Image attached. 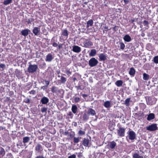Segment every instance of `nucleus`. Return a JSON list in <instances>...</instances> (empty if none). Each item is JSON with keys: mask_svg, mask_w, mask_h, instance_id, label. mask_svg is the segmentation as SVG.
Instances as JSON below:
<instances>
[{"mask_svg": "<svg viewBox=\"0 0 158 158\" xmlns=\"http://www.w3.org/2000/svg\"><path fill=\"white\" fill-rule=\"evenodd\" d=\"M83 120L84 121H87L89 118V115L87 113H85L83 116Z\"/></svg>", "mask_w": 158, "mask_h": 158, "instance_id": "nucleus-33", "label": "nucleus"}, {"mask_svg": "<svg viewBox=\"0 0 158 158\" xmlns=\"http://www.w3.org/2000/svg\"><path fill=\"white\" fill-rule=\"evenodd\" d=\"M123 81L121 80L117 81L115 82V85L118 87H120L122 86L123 84Z\"/></svg>", "mask_w": 158, "mask_h": 158, "instance_id": "nucleus-28", "label": "nucleus"}, {"mask_svg": "<svg viewBox=\"0 0 158 158\" xmlns=\"http://www.w3.org/2000/svg\"><path fill=\"white\" fill-rule=\"evenodd\" d=\"M119 27L118 26H115L112 29L113 31H118V29Z\"/></svg>", "mask_w": 158, "mask_h": 158, "instance_id": "nucleus-53", "label": "nucleus"}, {"mask_svg": "<svg viewBox=\"0 0 158 158\" xmlns=\"http://www.w3.org/2000/svg\"><path fill=\"white\" fill-rule=\"evenodd\" d=\"M67 80V79L65 77L62 76L61 77L60 81L61 83L62 84H64Z\"/></svg>", "mask_w": 158, "mask_h": 158, "instance_id": "nucleus-37", "label": "nucleus"}, {"mask_svg": "<svg viewBox=\"0 0 158 158\" xmlns=\"http://www.w3.org/2000/svg\"><path fill=\"white\" fill-rule=\"evenodd\" d=\"M35 158H45L43 156H37Z\"/></svg>", "mask_w": 158, "mask_h": 158, "instance_id": "nucleus-61", "label": "nucleus"}, {"mask_svg": "<svg viewBox=\"0 0 158 158\" xmlns=\"http://www.w3.org/2000/svg\"><path fill=\"white\" fill-rule=\"evenodd\" d=\"M85 132L84 131H82L81 130H80L78 132V134L80 135H85Z\"/></svg>", "mask_w": 158, "mask_h": 158, "instance_id": "nucleus-48", "label": "nucleus"}, {"mask_svg": "<svg viewBox=\"0 0 158 158\" xmlns=\"http://www.w3.org/2000/svg\"><path fill=\"white\" fill-rule=\"evenodd\" d=\"M75 133L73 131H71V132H69L68 135L69 139H71L75 137Z\"/></svg>", "mask_w": 158, "mask_h": 158, "instance_id": "nucleus-23", "label": "nucleus"}, {"mask_svg": "<svg viewBox=\"0 0 158 158\" xmlns=\"http://www.w3.org/2000/svg\"><path fill=\"white\" fill-rule=\"evenodd\" d=\"M131 99V98H127L125 101L124 104L127 106H129L130 105V102Z\"/></svg>", "mask_w": 158, "mask_h": 158, "instance_id": "nucleus-38", "label": "nucleus"}, {"mask_svg": "<svg viewBox=\"0 0 158 158\" xmlns=\"http://www.w3.org/2000/svg\"><path fill=\"white\" fill-rule=\"evenodd\" d=\"M90 142V140L88 138H84L82 140V144L85 147H90L91 144Z\"/></svg>", "mask_w": 158, "mask_h": 158, "instance_id": "nucleus-6", "label": "nucleus"}, {"mask_svg": "<svg viewBox=\"0 0 158 158\" xmlns=\"http://www.w3.org/2000/svg\"><path fill=\"white\" fill-rule=\"evenodd\" d=\"M30 31L29 29H27L22 30L21 31V33L22 35L25 36L28 35L29 32Z\"/></svg>", "mask_w": 158, "mask_h": 158, "instance_id": "nucleus-21", "label": "nucleus"}, {"mask_svg": "<svg viewBox=\"0 0 158 158\" xmlns=\"http://www.w3.org/2000/svg\"><path fill=\"white\" fill-rule=\"evenodd\" d=\"M104 106L106 108L110 107L111 106L110 102L108 101H106L104 103Z\"/></svg>", "mask_w": 158, "mask_h": 158, "instance_id": "nucleus-31", "label": "nucleus"}, {"mask_svg": "<svg viewBox=\"0 0 158 158\" xmlns=\"http://www.w3.org/2000/svg\"><path fill=\"white\" fill-rule=\"evenodd\" d=\"M84 46L85 48H90L93 45V43L89 39L85 40L83 42Z\"/></svg>", "mask_w": 158, "mask_h": 158, "instance_id": "nucleus-7", "label": "nucleus"}, {"mask_svg": "<svg viewBox=\"0 0 158 158\" xmlns=\"http://www.w3.org/2000/svg\"><path fill=\"white\" fill-rule=\"evenodd\" d=\"M155 118V115L153 113H149L148 115V117L147 119L148 121H150L153 119H154Z\"/></svg>", "mask_w": 158, "mask_h": 158, "instance_id": "nucleus-13", "label": "nucleus"}, {"mask_svg": "<svg viewBox=\"0 0 158 158\" xmlns=\"http://www.w3.org/2000/svg\"><path fill=\"white\" fill-rule=\"evenodd\" d=\"M100 61H105L106 59L107 56L103 53H101L98 56Z\"/></svg>", "mask_w": 158, "mask_h": 158, "instance_id": "nucleus-18", "label": "nucleus"}, {"mask_svg": "<svg viewBox=\"0 0 158 158\" xmlns=\"http://www.w3.org/2000/svg\"><path fill=\"white\" fill-rule=\"evenodd\" d=\"M40 31V27H34L33 30L32 32L35 35H37L38 34Z\"/></svg>", "mask_w": 158, "mask_h": 158, "instance_id": "nucleus-20", "label": "nucleus"}, {"mask_svg": "<svg viewBox=\"0 0 158 158\" xmlns=\"http://www.w3.org/2000/svg\"><path fill=\"white\" fill-rule=\"evenodd\" d=\"M15 72L16 76L17 77L19 78V77H20L21 72L18 69H16Z\"/></svg>", "mask_w": 158, "mask_h": 158, "instance_id": "nucleus-40", "label": "nucleus"}, {"mask_svg": "<svg viewBox=\"0 0 158 158\" xmlns=\"http://www.w3.org/2000/svg\"><path fill=\"white\" fill-rule=\"evenodd\" d=\"M12 0H5L3 2V4L5 5H7L11 2Z\"/></svg>", "mask_w": 158, "mask_h": 158, "instance_id": "nucleus-42", "label": "nucleus"}, {"mask_svg": "<svg viewBox=\"0 0 158 158\" xmlns=\"http://www.w3.org/2000/svg\"><path fill=\"white\" fill-rule=\"evenodd\" d=\"M98 63V60L94 57L91 58L89 61V64L91 67L96 66Z\"/></svg>", "mask_w": 158, "mask_h": 158, "instance_id": "nucleus-4", "label": "nucleus"}, {"mask_svg": "<svg viewBox=\"0 0 158 158\" xmlns=\"http://www.w3.org/2000/svg\"><path fill=\"white\" fill-rule=\"evenodd\" d=\"M135 71L133 67L131 68L129 71V74L131 76H134L135 74Z\"/></svg>", "mask_w": 158, "mask_h": 158, "instance_id": "nucleus-27", "label": "nucleus"}, {"mask_svg": "<svg viewBox=\"0 0 158 158\" xmlns=\"http://www.w3.org/2000/svg\"><path fill=\"white\" fill-rule=\"evenodd\" d=\"M74 100L75 103L78 102L80 101V98L78 97L74 98Z\"/></svg>", "mask_w": 158, "mask_h": 158, "instance_id": "nucleus-46", "label": "nucleus"}, {"mask_svg": "<svg viewBox=\"0 0 158 158\" xmlns=\"http://www.w3.org/2000/svg\"><path fill=\"white\" fill-rule=\"evenodd\" d=\"M147 130L150 131H153L157 129V124L156 123H154L147 127Z\"/></svg>", "mask_w": 158, "mask_h": 158, "instance_id": "nucleus-5", "label": "nucleus"}, {"mask_svg": "<svg viewBox=\"0 0 158 158\" xmlns=\"http://www.w3.org/2000/svg\"><path fill=\"white\" fill-rule=\"evenodd\" d=\"M34 20V19L33 18H30L28 19V20L26 21V22L28 24H31V22H33Z\"/></svg>", "mask_w": 158, "mask_h": 158, "instance_id": "nucleus-47", "label": "nucleus"}, {"mask_svg": "<svg viewBox=\"0 0 158 158\" xmlns=\"http://www.w3.org/2000/svg\"><path fill=\"white\" fill-rule=\"evenodd\" d=\"M97 53V51L95 49H92L91 50L90 52L89 53V55L90 56H94Z\"/></svg>", "mask_w": 158, "mask_h": 158, "instance_id": "nucleus-29", "label": "nucleus"}, {"mask_svg": "<svg viewBox=\"0 0 158 158\" xmlns=\"http://www.w3.org/2000/svg\"><path fill=\"white\" fill-rule=\"evenodd\" d=\"M143 24L144 26H147L149 24V23L147 21L144 20L143 22Z\"/></svg>", "mask_w": 158, "mask_h": 158, "instance_id": "nucleus-56", "label": "nucleus"}, {"mask_svg": "<svg viewBox=\"0 0 158 158\" xmlns=\"http://www.w3.org/2000/svg\"><path fill=\"white\" fill-rule=\"evenodd\" d=\"M123 39L125 41L127 42H130L131 40V38L128 35H125Z\"/></svg>", "mask_w": 158, "mask_h": 158, "instance_id": "nucleus-25", "label": "nucleus"}, {"mask_svg": "<svg viewBox=\"0 0 158 158\" xmlns=\"http://www.w3.org/2000/svg\"><path fill=\"white\" fill-rule=\"evenodd\" d=\"M143 80L148 81L149 79V76L145 73H144L143 74Z\"/></svg>", "mask_w": 158, "mask_h": 158, "instance_id": "nucleus-36", "label": "nucleus"}, {"mask_svg": "<svg viewBox=\"0 0 158 158\" xmlns=\"http://www.w3.org/2000/svg\"><path fill=\"white\" fill-rule=\"evenodd\" d=\"M65 73L68 76H70L72 74V72L70 71L69 70H65Z\"/></svg>", "mask_w": 158, "mask_h": 158, "instance_id": "nucleus-49", "label": "nucleus"}, {"mask_svg": "<svg viewBox=\"0 0 158 158\" xmlns=\"http://www.w3.org/2000/svg\"><path fill=\"white\" fill-rule=\"evenodd\" d=\"M67 115L70 116V118H72L73 116V115L71 111L69 112L67 114Z\"/></svg>", "mask_w": 158, "mask_h": 158, "instance_id": "nucleus-50", "label": "nucleus"}, {"mask_svg": "<svg viewBox=\"0 0 158 158\" xmlns=\"http://www.w3.org/2000/svg\"><path fill=\"white\" fill-rule=\"evenodd\" d=\"M24 102L26 103L29 104L30 103V100L29 98H26L24 99Z\"/></svg>", "mask_w": 158, "mask_h": 158, "instance_id": "nucleus-52", "label": "nucleus"}, {"mask_svg": "<svg viewBox=\"0 0 158 158\" xmlns=\"http://www.w3.org/2000/svg\"><path fill=\"white\" fill-rule=\"evenodd\" d=\"M153 61L154 63L158 64V56H156L154 57Z\"/></svg>", "mask_w": 158, "mask_h": 158, "instance_id": "nucleus-43", "label": "nucleus"}, {"mask_svg": "<svg viewBox=\"0 0 158 158\" xmlns=\"http://www.w3.org/2000/svg\"><path fill=\"white\" fill-rule=\"evenodd\" d=\"M53 58L52 55L51 53H49L46 55L45 60L47 62H50Z\"/></svg>", "mask_w": 158, "mask_h": 158, "instance_id": "nucleus-10", "label": "nucleus"}, {"mask_svg": "<svg viewBox=\"0 0 158 158\" xmlns=\"http://www.w3.org/2000/svg\"><path fill=\"white\" fill-rule=\"evenodd\" d=\"M49 101V99L47 97L44 96L42 97L40 100V102L42 104H46Z\"/></svg>", "mask_w": 158, "mask_h": 158, "instance_id": "nucleus-14", "label": "nucleus"}, {"mask_svg": "<svg viewBox=\"0 0 158 158\" xmlns=\"http://www.w3.org/2000/svg\"><path fill=\"white\" fill-rule=\"evenodd\" d=\"M30 140V137L28 136H26L23 137V142L24 143H27Z\"/></svg>", "mask_w": 158, "mask_h": 158, "instance_id": "nucleus-30", "label": "nucleus"}, {"mask_svg": "<svg viewBox=\"0 0 158 158\" xmlns=\"http://www.w3.org/2000/svg\"><path fill=\"white\" fill-rule=\"evenodd\" d=\"M76 156L75 154H73L70 156H69L68 158H76Z\"/></svg>", "mask_w": 158, "mask_h": 158, "instance_id": "nucleus-59", "label": "nucleus"}, {"mask_svg": "<svg viewBox=\"0 0 158 158\" xmlns=\"http://www.w3.org/2000/svg\"><path fill=\"white\" fill-rule=\"evenodd\" d=\"M22 142H19L17 143V145L18 146H21L23 145L22 144Z\"/></svg>", "mask_w": 158, "mask_h": 158, "instance_id": "nucleus-62", "label": "nucleus"}, {"mask_svg": "<svg viewBox=\"0 0 158 158\" xmlns=\"http://www.w3.org/2000/svg\"><path fill=\"white\" fill-rule=\"evenodd\" d=\"M45 82V85L44 86H43L41 87V89H43L44 90V88L45 87L47 88L48 87V85L50 84V81L45 80H43V81H41V82L43 84H44V82Z\"/></svg>", "mask_w": 158, "mask_h": 158, "instance_id": "nucleus-19", "label": "nucleus"}, {"mask_svg": "<svg viewBox=\"0 0 158 158\" xmlns=\"http://www.w3.org/2000/svg\"><path fill=\"white\" fill-rule=\"evenodd\" d=\"M117 126L118 128L117 130L118 135L120 137H124L126 132V128L122 127L120 123L117 124Z\"/></svg>", "mask_w": 158, "mask_h": 158, "instance_id": "nucleus-1", "label": "nucleus"}, {"mask_svg": "<svg viewBox=\"0 0 158 158\" xmlns=\"http://www.w3.org/2000/svg\"><path fill=\"white\" fill-rule=\"evenodd\" d=\"M78 108L76 105H73L72 106L71 110L72 112L74 114L76 113L77 111Z\"/></svg>", "mask_w": 158, "mask_h": 158, "instance_id": "nucleus-24", "label": "nucleus"}, {"mask_svg": "<svg viewBox=\"0 0 158 158\" xmlns=\"http://www.w3.org/2000/svg\"><path fill=\"white\" fill-rule=\"evenodd\" d=\"M38 69L36 64H30L27 68V71L29 73H33L36 71Z\"/></svg>", "mask_w": 158, "mask_h": 158, "instance_id": "nucleus-3", "label": "nucleus"}, {"mask_svg": "<svg viewBox=\"0 0 158 158\" xmlns=\"http://www.w3.org/2000/svg\"><path fill=\"white\" fill-rule=\"evenodd\" d=\"M0 68L3 69V70L5 68V65L4 64H0Z\"/></svg>", "mask_w": 158, "mask_h": 158, "instance_id": "nucleus-57", "label": "nucleus"}, {"mask_svg": "<svg viewBox=\"0 0 158 158\" xmlns=\"http://www.w3.org/2000/svg\"><path fill=\"white\" fill-rule=\"evenodd\" d=\"M73 139V142L74 143H77L79 142L80 139L79 137L77 138L74 137Z\"/></svg>", "mask_w": 158, "mask_h": 158, "instance_id": "nucleus-41", "label": "nucleus"}, {"mask_svg": "<svg viewBox=\"0 0 158 158\" xmlns=\"http://www.w3.org/2000/svg\"><path fill=\"white\" fill-rule=\"evenodd\" d=\"M81 48L80 47L76 45H74L73 46L72 51L76 53H79L81 51Z\"/></svg>", "mask_w": 158, "mask_h": 158, "instance_id": "nucleus-15", "label": "nucleus"}, {"mask_svg": "<svg viewBox=\"0 0 158 158\" xmlns=\"http://www.w3.org/2000/svg\"><path fill=\"white\" fill-rule=\"evenodd\" d=\"M120 48L121 49L123 50L125 47L124 44L122 42H120Z\"/></svg>", "mask_w": 158, "mask_h": 158, "instance_id": "nucleus-45", "label": "nucleus"}, {"mask_svg": "<svg viewBox=\"0 0 158 158\" xmlns=\"http://www.w3.org/2000/svg\"><path fill=\"white\" fill-rule=\"evenodd\" d=\"M139 106L140 108L143 110H144L146 107V105L143 103H141L139 104Z\"/></svg>", "mask_w": 158, "mask_h": 158, "instance_id": "nucleus-39", "label": "nucleus"}, {"mask_svg": "<svg viewBox=\"0 0 158 158\" xmlns=\"http://www.w3.org/2000/svg\"><path fill=\"white\" fill-rule=\"evenodd\" d=\"M46 66V63L44 62L40 64L39 67L41 69H44L45 68Z\"/></svg>", "mask_w": 158, "mask_h": 158, "instance_id": "nucleus-34", "label": "nucleus"}, {"mask_svg": "<svg viewBox=\"0 0 158 158\" xmlns=\"http://www.w3.org/2000/svg\"><path fill=\"white\" fill-rule=\"evenodd\" d=\"M123 1L125 3V4H127L129 2V0H123Z\"/></svg>", "mask_w": 158, "mask_h": 158, "instance_id": "nucleus-63", "label": "nucleus"}, {"mask_svg": "<svg viewBox=\"0 0 158 158\" xmlns=\"http://www.w3.org/2000/svg\"><path fill=\"white\" fill-rule=\"evenodd\" d=\"M32 153V151H30L28 152V154H29V155L28 156V158H31V157Z\"/></svg>", "mask_w": 158, "mask_h": 158, "instance_id": "nucleus-54", "label": "nucleus"}, {"mask_svg": "<svg viewBox=\"0 0 158 158\" xmlns=\"http://www.w3.org/2000/svg\"><path fill=\"white\" fill-rule=\"evenodd\" d=\"M135 21V19H131L130 21L129 22L133 23V24H134L135 23H134V22Z\"/></svg>", "mask_w": 158, "mask_h": 158, "instance_id": "nucleus-60", "label": "nucleus"}, {"mask_svg": "<svg viewBox=\"0 0 158 158\" xmlns=\"http://www.w3.org/2000/svg\"><path fill=\"white\" fill-rule=\"evenodd\" d=\"M87 113L89 115H91L92 116H94L96 114V112L92 108H89L87 111Z\"/></svg>", "mask_w": 158, "mask_h": 158, "instance_id": "nucleus-11", "label": "nucleus"}, {"mask_svg": "<svg viewBox=\"0 0 158 158\" xmlns=\"http://www.w3.org/2000/svg\"><path fill=\"white\" fill-rule=\"evenodd\" d=\"M6 153L4 149L1 147L0 148V158H2L5 155Z\"/></svg>", "mask_w": 158, "mask_h": 158, "instance_id": "nucleus-22", "label": "nucleus"}, {"mask_svg": "<svg viewBox=\"0 0 158 158\" xmlns=\"http://www.w3.org/2000/svg\"><path fill=\"white\" fill-rule=\"evenodd\" d=\"M116 145V143L114 141L110 142L107 145L108 148L109 149H113Z\"/></svg>", "mask_w": 158, "mask_h": 158, "instance_id": "nucleus-9", "label": "nucleus"}, {"mask_svg": "<svg viewBox=\"0 0 158 158\" xmlns=\"http://www.w3.org/2000/svg\"><path fill=\"white\" fill-rule=\"evenodd\" d=\"M85 86H84L82 85H80L79 83L78 86H75V87L76 88L77 90L79 89L83 90L85 88Z\"/></svg>", "mask_w": 158, "mask_h": 158, "instance_id": "nucleus-35", "label": "nucleus"}, {"mask_svg": "<svg viewBox=\"0 0 158 158\" xmlns=\"http://www.w3.org/2000/svg\"><path fill=\"white\" fill-rule=\"evenodd\" d=\"M52 92L53 93H57L60 92V90L58 88L55 86H52L51 88Z\"/></svg>", "mask_w": 158, "mask_h": 158, "instance_id": "nucleus-17", "label": "nucleus"}, {"mask_svg": "<svg viewBox=\"0 0 158 158\" xmlns=\"http://www.w3.org/2000/svg\"><path fill=\"white\" fill-rule=\"evenodd\" d=\"M63 45V44H58V48L59 49H60L62 48V46Z\"/></svg>", "mask_w": 158, "mask_h": 158, "instance_id": "nucleus-58", "label": "nucleus"}, {"mask_svg": "<svg viewBox=\"0 0 158 158\" xmlns=\"http://www.w3.org/2000/svg\"><path fill=\"white\" fill-rule=\"evenodd\" d=\"M133 158H143V156H140L138 153H135L132 155Z\"/></svg>", "mask_w": 158, "mask_h": 158, "instance_id": "nucleus-32", "label": "nucleus"}, {"mask_svg": "<svg viewBox=\"0 0 158 158\" xmlns=\"http://www.w3.org/2000/svg\"><path fill=\"white\" fill-rule=\"evenodd\" d=\"M56 38L55 37H53L52 39L51 40V42L52 43V46L54 47H56L58 46V44H59V43L58 42V43L55 42V41H57V38H56V40H55Z\"/></svg>", "mask_w": 158, "mask_h": 158, "instance_id": "nucleus-16", "label": "nucleus"}, {"mask_svg": "<svg viewBox=\"0 0 158 158\" xmlns=\"http://www.w3.org/2000/svg\"><path fill=\"white\" fill-rule=\"evenodd\" d=\"M47 111V108L45 107H43L41 109V111L43 113L44 112H46Z\"/></svg>", "mask_w": 158, "mask_h": 158, "instance_id": "nucleus-51", "label": "nucleus"}, {"mask_svg": "<svg viewBox=\"0 0 158 158\" xmlns=\"http://www.w3.org/2000/svg\"><path fill=\"white\" fill-rule=\"evenodd\" d=\"M35 150L38 152H41L43 150V148L42 146L40 144L38 143L35 147Z\"/></svg>", "mask_w": 158, "mask_h": 158, "instance_id": "nucleus-12", "label": "nucleus"}, {"mask_svg": "<svg viewBox=\"0 0 158 158\" xmlns=\"http://www.w3.org/2000/svg\"><path fill=\"white\" fill-rule=\"evenodd\" d=\"M51 158H59V156L57 155H54Z\"/></svg>", "mask_w": 158, "mask_h": 158, "instance_id": "nucleus-64", "label": "nucleus"}, {"mask_svg": "<svg viewBox=\"0 0 158 158\" xmlns=\"http://www.w3.org/2000/svg\"><path fill=\"white\" fill-rule=\"evenodd\" d=\"M128 135L126 137V139L127 140V138L129 139L132 141L134 140L136 138V134L135 132L133 131H129L127 133Z\"/></svg>", "mask_w": 158, "mask_h": 158, "instance_id": "nucleus-2", "label": "nucleus"}, {"mask_svg": "<svg viewBox=\"0 0 158 158\" xmlns=\"http://www.w3.org/2000/svg\"><path fill=\"white\" fill-rule=\"evenodd\" d=\"M94 23L92 19H90L87 22L86 27L87 28L89 27V26H91L93 25Z\"/></svg>", "mask_w": 158, "mask_h": 158, "instance_id": "nucleus-26", "label": "nucleus"}, {"mask_svg": "<svg viewBox=\"0 0 158 158\" xmlns=\"http://www.w3.org/2000/svg\"><path fill=\"white\" fill-rule=\"evenodd\" d=\"M29 93L31 94L34 95L36 94V91L34 90H31L29 91Z\"/></svg>", "mask_w": 158, "mask_h": 158, "instance_id": "nucleus-55", "label": "nucleus"}, {"mask_svg": "<svg viewBox=\"0 0 158 158\" xmlns=\"http://www.w3.org/2000/svg\"><path fill=\"white\" fill-rule=\"evenodd\" d=\"M61 35L62 36H63L64 37L63 38L65 40L67 39L68 38L69 34L68 31L66 29L62 31Z\"/></svg>", "mask_w": 158, "mask_h": 158, "instance_id": "nucleus-8", "label": "nucleus"}, {"mask_svg": "<svg viewBox=\"0 0 158 158\" xmlns=\"http://www.w3.org/2000/svg\"><path fill=\"white\" fill-rule=\"evenodd\" d=\"M45 146L47 147L48 148H50L51 147L52 145L51 143L46 142L45 144Z\"/></svg>", "mask_w": 158, "mask_h": 158, "instance_id": "nucleus-44", "label": "nucleus"}]
</instances>
